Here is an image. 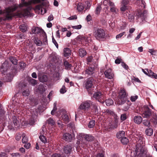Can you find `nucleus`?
Instances as JSON below:
<instances>
[{
  "mask_svg": "<svg viewBox=\"0 0 157 157\" xmlns=\"http://www.w3.org/2000/svg\"><path fill=\"white\" fill-rule=\"evenodd\" d=\"M25 0H21V3L19 5H15L2 11L0 10V14H3L6 16L5 19H11L13 16L12 12L17 10L18 12L17 15H22L24 17H31L30 10L32 8V4L41 3V4L36 5L35 7L36 10L41 11V14H43L47 11L46 8L48 6V3L47 0H31L28 2Z\"/></svg>",
  "mask_w": 157,
  "mask_h": 157,
  "instance_id": "1",
  "label": "nucleus"
},
{
  "mask_svg": "<svg viewBox=\"0 0 157 157\" xmlns=\"http://www.w3.org/2000/svg\"><path fill=\"white\" fill-rule=\"evenodd\" d=\"M136 151L137 155V157L139 155L144 154L147 153V151L145 147L144 139L141 135H137Z\"/></svg>",
  "mask_w": 157,
  "mask_h": 157,
  "instance_id": "2",
  "label": "nucleus"
},
{
  "mask_svg": "<svg viewBox=\"0 0 157 157\" xmlns=\"http://www.w3.org/2000/svg\"><path fill=\"white\" fill-rule=\"evenodd\" d=\"M128 96V94L124 89L121 90L118 97L115 100L116 103L119 105L123 104L126 101Z\"/></svg>",
  "mask_w": 157,
  "mask_h": 157,
  "instance_id": "3",
  "label": "nucleus"
},
{
  "mask_svg": "<svg viewBox=\"0 0 157 157\" xmlns=\"http://www.w3.org/2000/svg\"><path fill=\"white\" fill-rule=\"evenodd\" d=\"M94 36L96 39L99 40H103L105 39V31L101 28L97 29L95 30Z\"/></svg>",
  "mask_w": 157,
  "mask_h": 157,
  "instance_id": "4",
  "label": "nucleus"
},
{
  "mask_svg": "<svg viewBox=\"0 0 157 157\" xmlns=\"http://www.w3.org/2000/svg\"><path fill=\"white\" fill-rule=\"evenodd\" d=\"M141 115L144 118H149L154 115V112L147 106H145L144 109L142 111Z\"/></svg>",
  "mask_w": 157,
  "mask_h": 157,
  "instance_id": "5",
  "label": "nucleus"
},
{
  "mask_svg": "<svg viewBox=\"0 0 157 157\" xmlns=\"http://www.w3.org/2000/svg\"><path fill=\"white\" fill-rule=\"evenodd\" d=\"M60 115L59 117L60 119L63 121L65 123H67L69 121V118L67 114L66 111L64 109H61L60 111Z\"/></svg>",
  "mask_w": 157,
  "mask_h": 157,
  "instance_id": "6",
  "label": "nucleus"
},
{
  "mask_svg": "<svg viewBox=\"0 0 157 157\" xmlns=\"http://www.w3.org/2000/svg\"><path fill=\"white\" fill-rule=\"evenodd\" d=\"M93 97L96 100L99 102L101 103H104L105 96L100 91H97L94 93Z\"/></svg>",
  "mask_w": 157,
  "mask_h": 157,
  "instance_id": "7",
  "label": "nucleus"
},
{
  "mask_svg": "<svg viewBox=\"0 0 157 157\" xmlns=\"http://www.w3.org/2000/svg\"><path fill=\"white\" fill-rule=\"evenodd\" d=\"M92 102L90 100H87L82 102L79 107V108L80 109L88 110L90 108V104H92Z\"/></svg>",
  "mask_w": 157,
  "mask_h": 157,
  "instance_id": "8",
  "label": "nucleus"
},
{
  "mask_svg": "<svg viewBox=\"0 0 157 157\" xmlns=\"http://www.w3.org/2000/svg\"><path fill=\"white\" fill-rule=\"evenodd\" d=\"M35 91L38 94H43L45 91V88L44 87V85L40 84L38 86H36V87Z\"/></svg>",
  "mask_w": 157,
  "mask_h": 157,
  "instance_id": "9",
  "label": "nucleus"
},
{
  "mask_svg": "<svg viewBox=\"0 0 157 157\" xmlns=\"http://www.w3.org/2000/svg\"><path fill=\"white\" fill-rule=\"evenodd\" d=\"M94 68L91 67H87L85 70V75L87 77L93 76L94 73Z\"/></svg>",
  "mask_w": 157,
  "mask_h": 157,
  "instance_id": "10",
  "label": "nucleus"
},
{
  "mask_svg": "<svg viewBox=\"0 0 157 157\" xmlns=\"http://www.w3.org/2000/svg\"><path fill=\"white\" fill-rule=\"evenodd\" d=\"M137 16L138 21L143 22L145 20L146 18V12H139L138 13Z\"/></svg>",
  "mask_w": 157,
  "mask_h": 157,
  "instance_id": "11",
  "label": "nucleus"
},
{
  "mask_svg": "<svg viewBox=\"0 0 157 157\" xmlns=\"http://www.w3.org/2000/svg\"><path fill=\"white\" fill-rule=\"evenodd\" d=\"M94 81V79L92 78H89L86 80L84 84L86 89L88 90L92 87Z\"/></svg>",
  "mask_w": 157,
  "mask_h": 157,
  "instance_id": "12",
  "label": "nucleus"
},
{
  "mask_svg": "<svg viewBox=\"0 0 157 157\" xmlns=\"http://www.w3.org/2000/svg\"><path fill=\"white\" fill-rule=\"evenodd\" d=\"M58 56L55 52H53L49 57V60L51 63H56L58 61Z\"/></svg>",
  "mask_w": 157,
  "mask_h": 157,
  "instance_id": "13",
  "label": "nucleus"
},
{
  "mask_svg": "<svg viewBox=\"0 0 157 157\" xmlns=\"http://www.w3.org/2000/svg\"><path fill=\"white\" fill-rule=\"evenodd\" d=\"M104 74L105 77L109 79L113 78L114 75L111 69H109L105 71Z\"/></svg>",
  "mask_w": 157,
  "mask_h": 157,
  "instance_id": "14",
  "label": "nucleus"
},
{
  "mask_svg": "<svg viewBox=\"0 0 157 157\" xmlns=\"http://www.w3.org/2000/svg\"><path fill=\"white\" fill-rule=\"evenodd\" d=\"M81 136L84 138L86 141L88 142L93 141L94 139V137L92 135L90 134H81Z\"/></svg>",
  "mask_w": 157,
  "mask_h": 157,
  "instance_id": "15",
  "label": "nucleus"
},
{
  "mask_svg": "<svg viewBox=\"0 0 157 157\" xmlns=\"http://www.w3.org/2000/svg\"><path fill=\"white\" fill-rule=\"evenodd\" d=\"M32 32L35 34H40L44 33L43 29L38 27H33L32 29Z\"/></svg>",
  "mask_w": 157,
  "mask_h": 157,
  "instance_id": "16",
  "label": "nucleus"
},
{
  "mask_svg": "<svg viewBox=\"0 0 157 157\" xmlns=\"http://www.w3.org/2000/svg\"><path fill=\"white\" fill-rule=\"evenodd\" d=\"M73 138V136L69 133H65L63 135V139L67 141L71 142Z\"/></svg>",
  "mask_w": 157,
  "mask_h": 157,
  "instance_id": "17",
  "label": "nucleus"
},
{
  "mask_svg": "<svg viewBox=\"0 0 157 157\" xmlns=\"http://www.w3.org/2000/svg\"><path fill=\"white\" fill-rule=\"evenodd\" d=\"M72 147L70 145H67L64 146L63 148V151L67 155L69 154L72 151Z\"/></svg>",
  "mask_w": 157,
  "mask_h": 157,
  "instance_id": "18",
  "label": "nucleus"
},
{
  "mask_svg": "<svg viewBox=\"0 0 157 157\" xmlns=\"http://www.w3.org/2000/svg\"><path fill=\"white\" fill-rule=\"evenodd\" d=\"M78 40L81 42L83 41L88 42L90 39V37L85 35H80L77 37Z\"/></svg>",
  "mask_w": 157,
  "mask_h": 157,
  "instance_id": "19",
  "label": "nucleus"
},
{
  "mask_svg": "<svg viewBox=\"0 0 157 157\" xmlns=\"http://www.w3.org/2000/svg\"><path fill=\"white\" fill-rule=\"evenodd\" d=\"M133 120L135 123L139 124L142 122V118L140 116H136L134 117Z\"/></svg>",
  "mask_w": 157,
  "mask_h": 157,
  "instance_id": "20",
  "label": "nucleus"
},
{
  "mask_svg": "<svg viewBox=\"0 0 157 157\" xmlns=\"http://www.w3.org/2000/svg\"><path fill=\"white\" fill-rule=\"evenodd\" d=\"M12 121L13 123L15 126H17L19 124V120L20 119L19 118L18 115L13 116L12 117Z\"/></svg>",
  "mask_w": 157,
  "mask_h": 157,
  "instance_id": "21",
  "label": "nucleus"
},
{
  "mask_svg": "<svg viewBox=\"0 0 157 157\" xmlns=\"http://www.w3.org/2000/svg\"><path fill=\"white\" fill-rule=\"evenodd\" d=\"M91 111L92 112L94 113L95 114L98 113V111L97 106L95 104H91Z\"/></svg>",
  "mask_w": 157,
  "mask_h": 157,
  "instance_id": "22",
  "label": "nucleus"
},
{
  "mask_svg": "<svg viewBox=\"0 0 157 157\" xmlns=\"http://www.w3.org/2000/svg\"><path fill=\"white\" fill-rule=\"evenodd\" d=\"M125 132L123 131H121L118 132L116 134V137L118 139H121L124 136Z\"/></svg>",
  "mask_w": 157,
  "mask_h": 157,
  "instance_id": "23",
  "label": "nucleus"
},
{
  "mask_svg": "<svg viewBox=\"0 0 157 157\" xmlns=\"http://www.w3.org/2000/svg\"><path fill=\"white\" fill-rule=\"evenodd\" d=\"M7 69V66H5V63H3L2 66L1 67L0 70L2 74L4 75H5Z\"/></svg>",
  "mask_w": 157,
  "mask_h": 157,
  "instance_id": "24",
  "label": "nucleus"
},
{
  "mask_svg": "<svg viewBox=\"0 0 157 157\" xmlns=\"http://www.w3.org/2000/svg\"><path fill=\"white\" fill-rule=\"evenodd\" d=\"M71 51L68 48H66L63 50V55L65 57H67L71 55Z\"/></svg>",
  "mask_w": 157,
  "mask_h": 157,
  "instance_id": "25",
  "label": "nucleus"
},
{
  "mask_svg": "<svg viewBox=\"0 0 157 157\" xmlns=\"http://www.w3.org/2000/svg\"><path fill=\"white\" fill-rule=\"evenodd\" d=\"M106 112L108 114H109L113 116L115 120L117 119L118 118L117 115L113 110L107 109L106 110Z\"/></svg>",
  "mask_w": 157,
  "mask_h": 157,
  "instance_id": "26",
  "label": "nucleus"
},
{
  "mask_svg": "<svg viewBox=\"0 0 157 157\" xmlns=\"http://www.w3.org/2000/svg\"><path fill=\"white\" fill-rule=\"evenodd\" d=\"M79 56L81 57H83L86 54V50L83 48H80L79 50Z\"/></svg>",
  "mask_w": 157,
  "mask_h": 157,
  "instance_id": "27",
  "label": "nucleus"
},
{
  "mask_svg": "<svg viewBox=\"0 0 157 157\" xmlns=\"http://www.w3.org/2000/svg\"><path fill=\"white\" fill-rule=\"evenodd\" d=\"M39 80L40 82H44L48 81V78L46 75H44L39 77Z\"/></svg>",
  "mask_w": 157,
  "mask_h": 157,
  "instance_id": "28",
  "label": "nucleus"
},
{
  "mask_svg": "<svg viewBox=\"0 0 157 157\" xmlns=\"http://www.w3.org/2000/svg\"><path fill=\"white\" fill-rule=\"evenodd\" d=\"M84 5L81 3H79L77 6V10L78 12L82 11L84 9Z\"/></svg>",
  "mask_w": 157,
  "mask_h": 157,
  "instance_id": "29",
  "label": "nucleus"
},
{
  "mask_svg": "<svg viewBox=\"0 0 157 157\" xmlns=\"http://www.w3.org/2000/svg\"><path fill=\"white\" fill-rule=\"evenodd\" d=\"M34 43L37 46H41L42 44V42L38 38L35 37L33 39Z\"/></svg>",
  "mask_w": 157,
  "mask_h": 157,
  "instance_id": "30",
  "label": "nucleus"
},
{
  "mask_svg": "<svg viewBox=\"0 0 157 157\" xmlns=\"http://www.w3.org/2000/svg\"><path fill=\"white\" fill-rule=\"evenodd\" d=\"M121 143L123 145L127 144L129 142V140L126 137H124L121 140Z\"/></svg>",
  "mask_w": 157,
  "mask_h": 157,
  "instance_id": "31",
  "label": "nucleus"
},
{
  "mask_svg": "<svg viewBox=\"0 0 157 157\" xmlns=\"http://www.w3.org/2000/svg\"><path fill=\"white\" fill-rule=\"evenodd\" d=\"M19 28L21 31L23 33H24L27 30V28L25 24L20 25L19 26Z\"/></svg>",
  "mask_w": 157,
  "mask_h": 157,
  "instance_id": "32",
  "label": "nucleus"
},
{
  "mask_svg": "<svg viewBox=\"0 0 157 157\" xmlns=\"http://www.w3.org/2000/svg\"><path fill=\"white\" fill-rule=\"evenodd\" d=\"M153 129L151 128H147L145 130V133L148 136H151L153 134Z\"/></svg>",
  "mask_w": 157,
  "mask_h": 157,
  "instance_id": "33",
  "label": "nucleus"
},
{
  "mask_svg": "<svg viewBox=\"0 0 157 157\" xmlns=\"http://www.w3.org/2000/svg\"><path fill=\"white\" fill-rule=\"evenodd\" d=\"M64 65L66 69H69L72 67V65L67 61H65L64 62Z\"/></svg>",
  "mask_w": 157,
  "mask_h": 157,
  "instance_id": "34",
  "label": "nucleus"
},
{
  "mask_svg": "<svg viewBox=\"0 0 157 157\" xmlns=\"http://www.w3.org/2000/svg\"><path fill=\"white\" fill-rule=\"evenodd\" d=\"M46 123H48V124L51 125L52 126L53 125L55 124V122L54 120L50 118L48 119L46 121Z\"/></svg>",
  "mask_w": 157,
  "mask_h": 157,
  "instance_id": "35",
  "label": "nucleus"
},
{
  "mask_svg": "<svg viewBox=\"0 0 157 157\" xmlns=\"http://www.w3.org/2000/svg\"><path fill=\"white\" fill-rule=\"evenodd\" d=\"M95 125V121L94 120H92L90 121L88 124V127L90 128H92L94 127Z\"/></svg>",
  "mask_w": 157,
  "mask_h": 157,
  "instance_id": "36",
  "label": "nucleus"
},
{
  "mask_svg": "<svg viewBox=\"0 0 157 157\" xmlns=\"http://www.w3.org/2000/svg\"><path fill=\"white\" fill-rule=\"evenodd\" d=\"M106 105L107 106H109L112 105L113 103V100L111 99H108L105 101Z\"/></svg>",
  "mask_w": 157,
  "mask_h": 157,
  "instance_id": "37",
  "label": "nucleus"
},
{
  "mask_svg": "<svg viewBox=\"0 0 157 157\" xmlns=\"http://www.w3.org/2000/svg\"><path fill=\"white\" fill-rule=\"evenodd\" d=\"M10 60L13 64L15 65H16L17 64V61L15 58H14L12 57H10Z\"/></svg>",
  "mask_w": 157,
  "mask_h": 157,
  "instance_id": "38",
  "label": "nucleus"
},
{
  "mask_svg": "<svg viewBox=\"0 0 157 157\" xmlns=\"http://www.w3.org/2000/svg\"><path fill=\"white\" fill-rule=\"evenodd\" d=\"M39 138L41 141L44 143H45L47 142V139L44 135H40Z\"/></svg>",
  "mask_w": 157,
  "mask_h": 157,
  "instance_id": "39",
  "label": "nucleus"
},
{
  "mask_svg": "<svg viewBox=\"0 0 157 157\" xmlns=\"http://www.w3.org/2000/svg\"><path fill=\"white\" fill-rule=\"evenodd\" d=\"M40 135H45L46 134V132L45 131V126L44 125L42 127L40 132Z\"/></svg>",
  "mask_w": 157,
  "mask_h": 157,
  "instance_id": "40",
  "label": "nucleus"
},
{
  "mask_svg": "<svg viewBox=\"0 0 157 157\" xmlns=\"http://www.w3.org/2000/svg\"><path fill=\"white\" fill-rule=\"evenodd\" d=\"M143 124L144 125L146 126L149 127L150 126V121L147 120H144L143 121Z\"/></svg>",
  "mask_w": 157,
  "mask_h": 157,
  "instance_id": "41",
  "label": "nucleus"
},
{
  "mask_svg": "<svg viewBox=\"0 0 157 157\" xmlns=\"http://www.w3.org/2000/svg\"><path fill=\"white\" fill-rule=\"evenodd\" d=\"M148 52L151 53L152 55L156 56L157 50H154L153 49H149Z\"/></svg>",
  "mask_w": 157,
  "mask_h": 157,
  "instance_id": "42",
  "label": "nucleus"
},
{
  "mask_svg": "<svg viewBox=\"0 0 157 157\" xmlns=\"http://www.w3.org/2000/svg\"><path fill=\"white\" fill-rule=\"evenodd\" d=\"M22 136L23 137L22 142L24 144L28 142V139L27 137L25 136V134L24 133L23 134Z\"/></svg>",
  "mask_w": 157,
  "mask_h": 157,
  "instance_id": "43",
  "label": "nucleus"
},
{
  "mask_svg": "<svg viewBox=\"0 0 157 157\" xmlns=\"http://www.w3.org/2000/svg\"><path fill=\"white\" fill-rule=\"evenodd\" d=\"M22 95L24 96H28L29 95V90L26 89L24 90L22 92Z\"/></svg>",
  "mask_w": 157,
  "mask_h": 157,
  "instance_id": "44",
  "label": "nucleus"
},
{
  "mask_svg": "<svg viewBox=\"0 0 157 157\" xmlns=\"http://www.w3.org/2000/svg\"><path fill=\"white\" fill-rule=\"evenodd\" d=\"M61 94H64L66 92V88L65 84L63 85L60 90Z\"/></svg>",
  "mask_w": 157,
  "mask_h": 157,
  "instance_id": "45",
  "label": "nucleus"
},
{
  "mask_svg": "<svg viewBox=\"0 0 157 157\" xmlns=\"http://www.w3.org/2000/svg\"><path fill=\"white\" fill-rule=\"evenodd\" d=\"M138 157H154L152 155L149 154L147 152L144 155L142 154L141 155H139Z\"/></svg>",
  "mask_w": 157,
  "mask_h": 157,
  "instance_id": "46",
  "label": "nucleus"
},
{
  "mask_svg": "<svg viewBox=\"0 0 157 157\" xmlns=\"http://www.w3.org/2000/svg\"><path fill=\"white\" fill-rule=\"evenodd\" d=\"M5 112L3 109H0V119H2L4 118Z\"/></svg>",
  "mask_w": 157,
  "mask_h": 157,
  "instance_id": "47",
  "label": "nucleus"
},
{
  "mask_svg": "<svg viewBox=\"0 0 157 157\" xmlns=\"http://www.w3.org/2000/svg\"><path fill=\"white\" fill-rule=\"evenodd\" d=\"M101 10V7L100 6H98L96 9L95 11V14L98 15L100 13V11Z\"/></svg>",
  "mask_w": 157,
  "mask_h": 157,
  "instance_id": "48",
  "label": "nucleus"
},
{
  "mask_svg": "<svg viewBox=\"0 0 157 157\" xmlns=\"http://www.w3.org/2000/svg\"><path fill=\"white\" fill-rule=\"evenodd\" d=\"M148 76L151 77V78H155V79H157V75L152 72V73L148 75Z\"/></svg>",
  "mask_w": 157,
  "mask_h": 157,
  "instance_id": "49",
  "label": "nucleus"
},
{
  "mask_svg": "<svg viewBox=\"0 0 157 157\" xmlns=\"http://www.w3.org/2000/svg\"><path fill=\"white\" fill-rule=\"evenodd\" d=\"M30 83L32 86H35L37 84V81L35 79L31 78L30 80Z\"/></svg>",
  "mask_w": 157,
  "mask_h": 157,
  "instance_id": "50",
  "label": "nucleus"
},
{
  "mask_svg": "<svg viewBox=\"0 0 157 157\" xmlns=\"http://www.w3.org/2000/svg\"><path fill=\"white\" fill-rule=\"evenodd\" d=\"M138 96L136 95H134L131 96L130 97V100L132 102L135 101L138 98Z\"/></svg>",
  "mask_w": 157,
  "mask_h": 157,
  "instance_id": "51",
  "label": "nucleus"
},
{
  "mask_svg": "<svg viewBox=\"0 0 157 157\" xmlns=\"http://www.w3.org/2000/svg\"><path fill=\"white\" fill-rule=\"evenodd\" d=\"M53 106V108L51 112V113L52 115H54V112H55L57 109L56 103V102L54 103Z\"/></svg>",
  "mask_w": 157,
  "mask_h": 157,
  "instance_id": "52",
  "label": "nucleus"
},
{
  "mask_svg": "<svg viewBox=\"0 0 157 157\" xmlns=\"http://www.w3.org/2000/svg\"><path fill=\"white\" fill-rule=\"evenodd\" d=\"M127 118V115L126 114H122L121 116V119L122 121H124Z\"/></svg>",
  "mask_w": 157,
  "mask_h": 157,
  "instance_id": "53",
  "label": "nucleus"
},
{
  "mask_svg": "<svg viewBox=\"0 0 157 157\" xmlns=\"http://www.w3.org/2000/svg\"><path fill=\"white\" fill-rule=\"evenodd\" d=\"M110 11L112 12L117 13V10L115 7V6L111 7Z\"/></svg>",
  "mask_w": 157,
  "mask_h": 157,
  "instance_id": "54",
  "label": "nucleus"
},
{
  "mask_svg": "<svg viewBox=\"0 0 157 157\" xmlns=\"http://www.w3.org/2000/svg\"><path fill=\"white\" fill-rule=\"evenodd\" d=\"M125 33V32H124L122 33H120L119 34L117 35L116 36V38L117 39H118L121 38L123 35Z\"/></svg>",
  "mask_w": 157,
  "mask_h": 157,
  "instance_id": "55",
  "label": "nucleus"
},
{
  "mask_svg": "<svg viewBox=\"0 0 157 157\" xmlns=\"http://www.w3.org/2000/svg\"><path fill=\"white\" fill-rule=\"evenodd\" d=\"M131 103H129V104H128L127 106L124 107L123 109L122 110L125 111H127L129 109L130 106L131 105Z\"/></svg>",
  "mask_w": 157,
  "mask_h": 157,
  "instance_id": "56",
  "label": "nucleus"
},
{
  "mask_svg": "<svg viewBox=\"0 0 157 157\" xmlns=\"http://www.w3.org/2000/svg\"><path fill=\"white\" fill-rule=\"evenodd\" d=\"M77 16L76 15H74L73 16H71L68 18L67 19L69 20H73L77 19Z\"/></svg>",
  "mask_w": 157,
  "mask_h": 157,
  "instance_id": "57",
  "label": "nucleus"
},
{
  "mask_svg": "<svg viewBox=\"0 0 157 157\" xmlns=\"http://www.w3.org/2000/svg\"><path fill=\"white\" fill-rule=\"evenodd\" d=\"M128 18L130 20V21H132L134 19V17L133 15L130 14L128 15Z\"/></svg>",
  "mask_w": 157,
  "mask_h": 157,
  "instance_id": "58",
  "label": "nucleus"
},
{
  "mask_svg": "<svg viewBox=\"0 0 157 157\" xmlns=\"http://www.w3.org/2000/svg\"><path fill=\"white\" fill-rule=\"evenodd\" d=\"M82 25H81L72 26V28L73 29H80Z\"/></svg>",
  "mask_w": 157,
  "mask_h": 157,
  "instance_id": "59",
  "label": "nucleus"
},
{
  "mask_svg": "<svg viewBox=\"0 0 157 157\" xmlns=\"http://www.w3.org/2000/svg\"><path fill=\"white\" fill-rule=\"evenodd\" d=\"M51 157H62L60 153H55L53 154Z\"/></svg>",
  "mask_w": 157,
  "mask_h": 157,
  "instance_id": "60",
  "label": "nucleus"
},
{
  "mask_svg": "<svg viewBox=\"0 0 157 157\" xmlns=\"http://www.w3.org/2000/svg\"><path fill=\"white\" fill-rule=\"evenodd\" d=\"M121 65L125 69H127L128 68V66L124 62L121 63Z\"/></svg>",
  "mask_w": 157,
  "mask_h": 157,
  "instance_id": "61",
  "label": "nucleus"
},
{
  "mask_svg": "<svg viewBox=\"0 0 157 157\" xmlns=\"http://www.w3.org/2000/svg\"><path fill=\"white\" fill-rule=\"evenodd\" d=\"M127 6L124 5H122V6L121 8V10L122 11H124L127 9Z\"/></svg>",
  "mask_w": 157,
  "mask_h": 157,
  "instance_id": "62",
  "label": "nucleus"
},
{
  "mask_svg": "<svg viewBox=\"0 0 157 157\" xmlns=\"http://www.w3.org/2000/svg\"><path fill=\"white\" fill-rule=\"evenodd\" d=\"M31 146V144L29 143H25L24 147L27 149H28Z\"/></svg>",
  "mask_w": 157,
  "mask_h": 157,
  "instance_id": "63",
  "label": "nucleus"
},
{
  "mask_svg": "<svg viewBox=\"0 0 157 157\" xmlns=\"http://www.w3.org/2000/svg\"><path fill=\"white\" fill-rule=\"evenodd\" d=\"M96 157H104V154L102 152L99 153L96 155Z\"/></svg>",
  "mask_w": 157,
  "mask_h": 157,
  "instance_id": "64",
  "label": "nucleus"
}]
</instances>
